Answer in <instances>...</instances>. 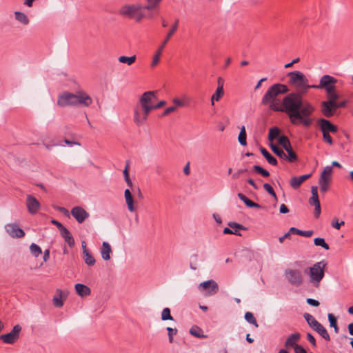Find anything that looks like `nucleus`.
Returning a JSON list of instances; mask_svg holds the SVG:
<instances>
[{
	"label": "nucleus",
	"instance_id": "f257e3e1",
	"mask_svg": "<svg viewBox=\"0 0 353 353\" xmlns=\"http://www.w3.org/2000/svg\"><path fill=\"white\" fill-rule=\"evenodd\" d=\"M268 105L273 111L285 112L293 125L309 127L314 121L312 114L315 111L314 105L309 101L304 100L299 93L292 92L287 94L281 103L276 100Z\"/></svg>",
	"mask_w": 353,
	"mask_h": 353
},
{
	"label": "nucleus",
	"instance_id": "f03ea898",
	"mask_svg": "<svg viewBox=\"0 0 353 353\" xmlns=\"http://www.w3.org/2000/svg\"><path fill=\"white\" fill-rule=\"evenodd\" d=\"M157 100L156 92L148 91L140 97L139 103L134 110V121L137 125H142L148 119Z\"/></svg>",
	"mask_w": 353,
	"mask_h": 353
},
{
	"label": "nucleus",
	"instance_id": "7ed1b4c3",
	"mask_svg": "<svg viewBox=\"0 0 353 353\" xmlns=\"http://www.w3.org/2000/svg\"><path fill=\"white\" fill-rule=\"evenodd\" d=\"M91 97L84 92L76 94L64 92L59 96L57 104L61 107L82 105L88 107L91 105Z\"/></svg>",
	"mask_w": 353,
	"mask_h": 353
},
{
	"label": "nucleus",
	"instance_id": "20e7f679",
	"mask_svg": "<svg viewBox=\"0 0 353 353\" xmlns=\"http://www.w3.org/2000/svg\"><path fill=\"white\" fill-rule=\"evenodd\" d=\"M143 10L145 9L144 6L141 3H127L121 6L119 10V14L125 18L134 20L136 22H139L145 17Z\"/></svg>",
	"mask_w": 353,
	"mask_h": 353
},
{
	"label": "nucleus",
	"instance_id": "39448f33",
	"mask_svg": "<svg viewBox=\"0 0 353 353\" xmlns=\"http://www.w3.org/2000/svg\"><path fill=\"white\" fill-rule=\"evenodd\" d=\"M288 76L290 77V83L296 88L299 92L298 93L301 96L302 94L307 92V89L312 88L311 87L312 85L308 84V79L303 72L299 70H295L290 72L288 74Z\"/></svg>",
	"mask_w": 353,
	"mask_h": 353
},
{
	"label": "nucleus",
	"instance_id": "423d86ee",
	"mask_svg": "<svg viewBox=\"0 0 353 353\" xmlns=\"http://www.w3.org/2000/svg\"><path fill=\"white\" fill-rule=\"evenodd\" d=\"M325 266L326 263L324 261H321L314 263L310 268L308 273L310 282L314 287H319L320 282L323 279Z\"/></svg>",
	"mask_w": 353,
	"mask_h": 353
},
{
	"label": "nucleus",
	"instance_id": "0eeeda50",
	"mask_svg": "<svg viewBox=\"0 0 353 353\" xmlns=\"http://www.w3.org/2000/svg\"><path fill=\"white\" fill-rule=\"evenodd\" d=\"M288 88L287 85L281 83H276L272 85L265 92L262 98L263 105H268L269 103L276 101V97L281 94L287 93Z\"/></svg>",
	"mask_w": 353,
	"mask_h": 353
},
{
	"label": "nucleus",
	"instance_id": "6e6552de",
	"mask_svg": "<svg viewBox=\"0 0 353 353\" xmlns=\"http://www.w3.org/2000/svg\"><path fill=\"white\" fill-rule=\"evenodd\" d=\"M179 22V19H176L174 24L172 26L171 29L168 32L166 38L162 42L161 45L159 47V49L157 50L154 56L153 57L152 61V67L155 66L159 62L160 57L161 55L162 51L165 48V45L168 42L169 39L175 33L178 28V23Z\"/></svg>",
	"mask_w": 353,
	"mask_h": 353
},
{
	"label": "nucleus",
	"instance_id": "1a4fd4ad",
	"mask_svg": "<svg viewBox=\"0 0 353 353\" xmlns=\"http://www.w3.org/2000/svg\"><path fill=\"white\" fill-rule=\"evenodd\" d=\"M284 275L288 281L295 286H300L303 282V277L300 270L288 268L285 270Z\"/></svg>",
	"mask_w": 353,
	"mask_h": 353
},
{
	"label": "nucleus",
	"instance_id": "9d476101",
	"mask_svg": "<svg viewBox=\"0 0 353 353\" xmlns=\"http://www.w3.org/2000/svg\"><path fill=\"white\" fill-rule=\"evenodd\" d=\"M198 288L207 296L214 295L219 292V285L217 283L212 279L201 283Z\"/></svg>",
	"mask_w": 353,
	"mask_h": 353
},
{
	"label": "nucleus",
	"instance_id": "9b49d317",
	"mask_svg": "<svg viewBox=\"0 0 353 353\" xmlns=\"http://www.w3.org/2000/svg\"><path fill=\"white\" fill-rule=\"evenodd\" d=\"M312 196L309 199L308 203L311 205L314 206V216L318 219L321 212V204L318 196V188L317 186L311 187Z\"/></svg>",
	"mask_w": 353,
	"mask_h": 353
},
{
	"label": "nucleus",
	"instance_id": "f8f14e48",
	"mask_svg": "<svg viewBox=\"0 0 353 353\" xmlns=\"http://www.w3.org/2000/svg\"><path fill=\"white\" fill-rule=\"evenodd\" d=\"M21 330V327L19 325H16L9 333L1 335L0 339L5 343L12 344L19 339Z\"/></svg>",
	"mask_w": 353,
	"mask_h": 353
},
{
	"label": "nucleus",
	"instance_id": "ddd939ff",
	"mask_svg": "<svg viewBox=\"0 0 353 353\" xmlns=\"http://www.w3.org/2000/svg\"><path fill=\"white\" fill-rule=\"evenodd\" d=\"M5 230L12 238L19 239L25 236L24 231L17 223H8L5 225Z\"/></svg>",
	"mask_w": 353,
	"mask_h": 353
},
{
	"label": "nucleus",
	"instance_id": "4468645a",
	"mask_svg": "<svg viewBox=\"0 0 353 353\" xmlns=\"http://www.w3.org/2000/svg\"><path fill=\"white\" fill-rule=\"evenodd\" d=\"M71 214L79 223H82L90 216L89 213L81 206L72 208Z\"/></svg>",
	"mask_w": 353,
	"mask_h": 353
},
{
	"label": "nucleus",
	"instance_id": "2eb2a0df",
	"mask_svg": "<svg viewBox=\"0 0 353 353\" xmlns=\"http://www.w3.org/2000/svg\"><path fill=\"white\" fill-rule=\"evenodd\" d=\"M337 101H330L327 99L326 101L322 102V112L326 117H332L337 110Z\"/></svg>",
	"mask_w": 353,
	"mask_h": 353
},
{
	"label": "nucleus",
	"instance_id": "dca6fc26",
	"mask_svg": "<svg viewBox=\"0 0 353 353\" xmlns=\"http://www.w3.org/2000/svg\"><path fill=\"white\" fill-rule=\"evenodd\" d=\"M26 206L30 214H35L40 209L41 204L34 196L29 194L26 198Z\"/></svg>",
	"mask_w": 353,
	"mask_h": 353
},
{
	"label": "nucleus",
	"instance_id": "f3484780",
	"mask_svg": "<svg viewBox=\"0 0 353 353\" xmlns=\"http://www.w3.org/2000/svg\"><path fill=\"white\" fill-rule=\"evenodd\" d=\"M336 81L337 80L334 77L328 74H325L320 79L319 85H312L311 87L316 89H325L332 85V83H336Z\"/></svg>",
	"mask_w": 353,
	"mask_h": 353
},
{
	"label": "nucleus",
	"instance_id": "a211bd4d",
	"mask_svg": "<svg viewBox=\"0 0 353 353\" xmlns=\"http://www.w3.org/2000/svg\"><path fill=\"white\" fill-rule=\"evenodd\" d=\"M318 123L323 133L337 132V127L333 125L329 120L320 119L318 121Z\"/></svg>",
	"mask_w": 353,
	"mask_h": 353
},
{
	"label": "nucleus",
	"instance_id": "6ab92c4d",
	"mask_svg": "<svg viewBox=\"0 0 353 353\" xmlns=\"http://www.w3.org/2000/svg\"><path fill=\"white\" fill-rule=\"evenodd\" d=\"M301 339V334L298 332L293 333L291 335H290L288 339H286L285 342V347L286 348H295L296 346L299 345L297 344V342Z\"/></svg>",
	"mask_w": 353,
	"mask_h": 353
},
{
	"label": "nucleus",
	"instance_id": "aec40b11",
	"mask_svg": "<svg viewBox=\"0 0 353 353\" xmlns=\"http://www.w3.org/2000/svg\"><path fill=\"white\" fill-rule=\"evenodd\" d=\"M60 234L70 247H73L74 245V239L70 232L66 228L60 231Z\"/></svg>",
	"mask_w": 353,
	"mask_h": 353
},
{
	"label": "nucleus",
	"instance_id": "412c9836",
	"mask_svg": "<svg viewBox=\"0 0 353 353\" xmlns=\"http://www.w3.org/2000/svg\"><path fill=\"white\" fill-rule=\"evenodd\" d=\"M75 290L77 294L81 296H86L90 294V289L85 285L81 283H77L75 285Z\"/></svg>",
	"mask_w": 353,
	"mask_h": 353
},
{
	"label": "nucleus",
	"instance_id": "4be33fe9",
	"mask_svg": "<svg viewBox=\"0 0 353 353\" xmlns=\"http://www.w3.org/2000/svg\"><path fill=\"white\" fill-rule=\"evenodd\" d=\"M112 252V248L110 245L104 241L102 243V248L101 249V257L103 260L108 261L110 259V253Z\"/></svg>",
	"mask_w": 353,
	"mask_h": 353
},
{
	"label": "nucleus",
	"instance_id": "5701e85b",
	"mask_svg": "<svg viewBox=\"0 0 353 353\" xmlns=\"http://www.w3.org/2000/svg\"><path fill=\"white\" fill-rule=\"evenodd\" d=\"M124 196L125 199V202L128 205V209L130 212H134L135 210V208L134 206V200L132 195L129 189H126L124 192Z\"/></svg>",
	"mask_w": 353,
	"mask_h": 353
},
{
	"label": "nucleus",
	"instance_id": "b1692460",
	"mask_svg": "<svg viewBox=\"0 0 353 353\" xmlns=\"http://www.w3.org/2000/svg\"><path fill=\"white\" fill-rule=\"evenodd\" d=\"M260 152L270 165H277V160L265 148L261 147Z\"/></svg>",
	"mask_w": 353,
	"mask_h": 353
},
{
	"label": "nucleus",
	"instance_id": "393cba45",
	"mask_svg": "<svg viewBox=\"0 0 353 353\" xmlns=\"http://www.w3.org/2000/svg\"><path fill=\"white\" fill-rule=\"evenodd\" d=\"M238 197L249 208H260L261 205L256 203L253 202L249 199L246 196L242 193L238 194Z\"/></svg>",
	"mask_w": 353,
	"mask_h": 353
},
{
	"label": "nucleus",
	"instance_id": "a878e982",
	"mask_svg": "<svg viewBox=\"0 0 353 353\" xmlns=\"http://www.w3.org/2000/svg\"><path fill=\"white\" fill-rule=\"evenodd\" d=\"M290 232L294 234H298L304 237H310L313 234L312 230H301L294 227H292L290 229Z\"/></svg>",
	"mask_w": 353,
	"mask_h": 353
},
{
	"label": "nucleus",
	"instance_id": "bb28decb",
	"mask_svg": "<svg viewBox=\"0 0 353 353\" xmlns=\"http://www.w3.org/2000/svg\"><path fill=\"white\" fill-rule=\"evenodd\" d=\"M223 89H216L215 92L212 95L210 99V103L212 106L214 105L215 101H219L224 95Z\"/></svg>",
	"mask_w": 353,
	"mask_h": 353
},
{
	"label": "nucleus",
	"instance_id": "cd10ccee",
	"mask_svg": "<svg viewBox=\"0 0 353 353\" xmlns=\"http://www.w3.org/2000/svg\"><path fill=\"white\" fill-rule=\"evenodd\" d=\"M330 180V179H329V177L324 178L323 176H321L319 183L320 186V190L322 192H325L327 191Z\"/></svg>",
	"mask_w": 353,
	"mask_h": 353
},
{
	"label": "nucleus",
	"instance_id": "c85d7f7f",
	"mask_svg": "<svg viewBox=\"0 0 353 353\" xmlns=\"http://www.w3.org/2000/svg\"><path fill=\"white\" fill-rule=\"evenodd\" d=\"M246 137H247V135H246L245 128L244 125H242L240 128V132H239V134L238 137L239 142L241 145L245 146L247 145Z\"/></svg>",
	"mask_w": 353,
	"mask_h": 353
},
{
	"label": "nucleus",
	"instance_id": "c756f323",
	"mask_svg": "<svg viewBox=\"0 0 353 353\" xmlns=\"http://www.w3.org/2000/svg\"><path fill=\"white\" fill-rule=\"evenodd\" d=\"M279 142L285 149V151H288L292 148L291 143L286 136H281L279 138Z\"/></svg>",
	"mask_w": 353,
	"mask_h": 353
},
{
	"label": "nucleus",
	"instance_id": "7c9ffc66",
	"mask_svg": "<svg viewBox=\"0 0 353 353\" xmlns=\"http://www.w3.org/2000/svg\"><path fill=\"white\" fill-rule=\"evenodd\" d=\"M118 61L120 63H126L128 65H131L136 61V56L133 55L131 57L121 56L118 58Z\"/></svg>",
	"mask_w": 353,
	"mask_h": 353
},
{
	"label": "nucleus",
	"instance_id": "2f4dec72",
	"mask_svg": "<svg viewBox=\"0 0 353 353\" xmlns=\"http://www.w3.org/2000/svg\"><path fill=\"white\" fill-rule=\"evenodd\" d=\"M190 333L197 338H205V336L203 334L202 330L198 326H192L190 330Z\"/></svg>",
	"mask_w": 353,
	"mask_h": 353
},
{
	"label": "nucleus",
	"instance_id": "473e14b6",
	"mask_svg": "<svg viewBox=\"0 0 353 353\" xmlns=\"http://www.w3.org/2000/svg\"><path fill=\"white\" fill-rule=\"evenodd\" d=\"M280 134V130L277 127H272L270 128L269 130V134H268V139L270 141H274L276 139Z\"/></svg>",
	"mask_w": 353,
	"mask_h": 353
},
{
	"label": "nucleus",
	"instance_id": "72a5a7b5",
	"mask_svg": "<svg viewBox=\"0 0 353 353\" xmlns=\"http://www.w3.org/2000/svg\"><path fill=\"white\" fill-rule=\"evenodd\" d=\"M14 15L16 19L23 24L26 25L29 23V19L26 14L21 12H15Z\"/></svg>",
	"mask_w": 353,
	"mask_h": 353
},
{
	"label": "nucleus",
	"instance_id": "f704fd0d",
	"mask_svg": "<svg viewBox=\"0 0 353 353\" xmlns=\"http://www.w3.org/2000/svg\"><path fill=\"white\" fill-rule=\"evenodd\" d=\"M270 146L272 149V150L279 157L283 159L287 158V154L284 152V151L280 148H279L274 143H270Z\"/></svg>",
	"mask_w": 353,
	"mask_h": 353
},
{
	"label": "nucleus",
	"instance_id": "c9c22d12",
	"mask_svg": "<svg viewBox=\"0 0 353 353\" xmlns=\"http://www.w3.org/2000/svg\"><path fill=\"white\" fill-rule=\"evenodd\" d=\"M30 251L34 257H38L42 253L41 248L34 243L30 245Z\"/></svg>",
	"mask_w": 353,
	"mask_h": 353
},
{
	"label": "nucleus",
	"instance_id": "e433bc0d",
	"mask_svg": "<svg viewBox=\"0 0 353 353\" xmlns=\"http://www.w3.org/2000/svg\"><path fill=\"white\" fill-rule=\"evenodd\" d=\"M148 4L144 6L145 10H150L157 8L161 0H146Z\"/></svg>",
	"mask_w": 353,
	"mask_h": 353
},
{
	"label": "nucleus",
	"instance_id": "4c0bfd02",
	"mask_svg": "<svg viewBox=\"0 0 353 353\" xmlns=\"http://www.w3.org/2000/svg\"><path fill=\"white\" fill-rule=\"evenodd\" d=\"M83 258L88 265L92 266L95 264V259L90 252H86V254H83Z\"/></svg>",
	"mask_w": 353,
	"mask_h": 353
},
{
	"label": "nucleus",
	"instance_id": "58836bf2",
	"mask_svg": "<svg viewBox=\"0 0 353 353\" xmlns=\"http://www.w3.org/2000/svg\"><path fill=\"white\" fill-rule=\"evenodd\" d=\"M314 243L316 246H321L325 250H329V245L325 241L323 238L316 237L314 239Z\"/></svg>",
	"mask_w": 353,
	"mask_h": 353
},
{
	"label": "nucleus",
	"instance_id": "ea45409f",
	"mask_svg": "<svg viewBox=\"0 0 353 353\" xmlns=\"http://www.w3.org/2000/svg\"><path fill=\"white\" fill-rule=\"evenodd\" d=\"M316 332L325 340L330 341V336L327 331V330L323 327V325L320 326V327L316 330Z\"/></svg>",
	"mask_w": 353,
	"mask_h": 353
},
{
	"label": "nucleus",
	"instance_id": "a19ab883",
	"mask_svg": "<svg viewBox=\"0 0 353 353\" xmlns=\"http://www.w3.org/2000/svg\"><path fill=\"white\" fill-rule=\"evenodd\" d=\"M161 319L162 321H167V320H171L173 321L174 319L170 314V310L168 307H165L162 312H161Z\"/></svg>",
	"mask_w": 353,
	"mask_h": 353
},
{
	"label": "nucleus",
	"instance_id": "79ce46f5",
	"mask_svg": "<svg viewBox=\"0 0 353 353\" xmlns=\"http://www.w3.org/2000/svg\"><path fill=\"white\" fill-rule=\"evenodd\" d=\"M253 170H254V171L260 174L261 176H263L264 177H268L270 176V172L268 170L263 168L260 165H254Z\"/></svg>",
	"mask_w": 353,
	"mask_h": 353
},
{
	"label": "nucleus",
	"instance_id": "37998d69",
	"mask_svg": "<svg viewBox=\"0 0 353 353\" xmlns=\"http://www.w3.org/2000/svg\"><path fill=\"white\" fill-rule=\"evenodd\" d=\"M245 319L250 323L252 324V325H254L256 327L258 326V324H257V322H256V319L254 318V315L252 314V313L250 312H247L245 314Z\"/></svg>",
	"mask_w": 353,
	"mask_h": 353
},
{
	"label": "nucleus",
	"instance_id": "c03bdc74",
	"mask_svg": "<svg viewBox=\"0 0 353 353\" xmlns=\"http://www.w3.org/2000/svg\"><path fill=\"white\" fill-rule=\"evenodd\" d=\"M301 184L299 176H294L290 179V185L294 189H298Z\"/></svg>",
	"mask_w": 353,
	"mask_h": 353
},
{
	"label": "nucleus",
	"instance_id": "a18cd8bd",
	"mask_svg": "<svg viewBox=\"0 0 353 353\" xmlns=\"http://www.w3.org/2000/svg\"><path fill=\"white\" fill-rule=\"evenodd\" d=\"M166 330L168 331L169 342L172 343L173 342V336L177 334L178 330L176 328L173 329L170 327H168L166 328Z\"/></svg>",
	"mask_w": 353,
	"mask_h": 353
},
{
	"label": "nucleus",
	"instance_id": "49530a36",
	"mask_svg": "<svg viewBox=\"0 0 353 353\" xmlns=\"http://www.w3.org/2000/svg\"><path fill=\"white\" fill-rule=\"evenodd\" d=\"M344 225H345V221H339V219L336 217H334L332 219V223H331V225L336 230H339L341 228V227Z\"/></svg>",
	"mask_w": 353,
	"mask_h": 353
},
{
	"label": "nucleus",
	"instance_id": "de8ad7c7",
	"mask_svg": "<svg viewBox=\"0 0 353 353\" xmlns=\"http://www.w3.org/2000/svg\"><path fill=\"white\" fill-rule=\"evenodd\" d=\"M263 188L271 195L272 196L275 200H277L276 194L273 189V188L269 183H264Z\"/></svg>",
	"mask_w": 353,
	"mask_h": 353
},
{
	"label": "nucleus",
	"instance_id": "09e8293b",
	"mask_svg": "<svg viewBox=\"0 0 353 353\" xmlns=\"http://www.w3.org/2000/svg\"><path fill=\"white\" fill-rule=\"evenodd\" d=\"M332 171H333L332 167L331 165H327V166L325 167L321 176H323L324 178L329 177V179H330V176L332 173Z\"/></svg>",
	"mask_w": 353,
	"mask_h": 353
},
{
	"label": "nucleus",
	"instance_id": "8fccbe9b",
	"mask_svg": "<svg viewBox=\"0 0 353 353\" xmlns=\"http://www.w3.org/2000/svg\"><path fill=\"white\" fill-rule=\"evenodd\" d=\"M288 152V155H287V159L290 161V162H294L295 161L297 160V156L296 154H295L294 152H293L292 149H290L288 151H286Z\"/></svg>",
	"mask_w": 353,
	"mask_h": 353
},
{
	"label": "nucleus",
	"instance_id": "3c124183",
	"mask_svg": "<svg viewBox=\"0 0 353 353\" xmlns=\"http://www.w3.org/2000/svg\"><path fill=\"white\" fill-rule=\"evenodd\" d=\"M53 304L57 307H61L63 305V301L61 300V294H60L59 296H54L53 298Z\"/></svg>",
	"mask_w": 353,
	"mask_h": 353
},
{
	"label": "nucleus",
	"instance_id": "603ef678",
	"mask_svg": "<svg viewBox=\"0 0 353 353\" xmlns=\"http://www.w3.org/2000/svg\"><path fill=\"white\" fill-rule=\"evenodd\" d=\"M303 317L310 326H311V325L313 324L314 322L316 320L312 314L309 313H305L303 314Z\"/></svg>",
	"mask_w": 353,
	"mask_h": 353
},
{
	"label": "nucleus",
	"instance_id": "864d4df0",
	"mask_svg": "<svg viewBox=\"0 0 353 353\" xmlns=\"http://www.w3.org/2000/svg\"><path fill=\"white\" fill-rule=\"evenodd\" d=\"M128 169V166L127 165L125 167V168L124 169V170H123L124 179H125V181L127 183V184L130 187H132V182L131 179H130Z\"/></svg>",
	"mask_w": 353,
	"mask_h": 353
},
{
	"label": "nucleus",
	"instance_id": "5fc2aeb1",
	"mask_svg": "<svg viewBox=\"0 0 353 353\" xmlns=\"http://www.w3.org/2000/svg\"><path fill=\"white\" fill-rule=\"evenodd\" d=\"M228 225L230 228L234 229V231H236V232H238L237 230H245V227H243L242 225L237 223L236 222H230L228 223Z\"/></svg>",
	"mask_w": 353,
	"mask_h": 353
},
{
	"label": "nucleus",
	"instance_id": "6e6d98bb",
	"mask_svg": "<svg viewBox=\"0 0 353 353\" xmlns=\"http://www.w3.org/2000/svg\"><path fill=\"white\" fill-rule=\"evenodd\" d=\"M327 318L330 322V327H333L334 326L337 325L336 318L332 314H328Z\"/></svg>",
	"mask_w": 353,
	"mask_h": 353
},
{
	"label": "nucleus",
	"instance_id": "4d7b16f0",
	"mask_svg": "<svg viewBox=\"0 0 353 353\" xmlns=\"http://www.w3.org/2000/svg\"><path fill=\"white\" fill-rule=\"evenodd\" d=\"M339 96L336 93V92L327 94V99L330 101H337V99H339Z\"/></svg>",
	"mask_w": 353,
	"mask_h": 353
},
{
	"label": "nucleus",
	"instance_id": "13d9d810",
	"mask_svg": "<svg viewBox=\"0 0 353 353\" xmlns=\"http://www.w3.org/2000/svg\"><path fill=\"white\" fill-rule=\"evenodd\" d=\"M306 302L310 305H312V306H314V307H318L319 305V304H320L319 302L317 300L312 299V298H307L306 299Z\"/></svg>",
	"mask_w": 353,
	"mask_h": 353
},
{
	"label": "nucleus",
	"instance_id": "bf43d9fd",
	"mask_svg": "<svg viewBox=\"0 0 353 353\" xmlns=\"http://www.w3.org/2000/svg\"><path fill=\"white\" fill-rule=\"evenodd\" d=\"M323 141L330 145H332L333 143L332 139L329 133H323Z\"/></svg>",
	"mask_w": 353,
	"mask_h": 353
},
{
	"label": "nucleus",
	"instance_id": "052dcab7",
	"mask_svg": "<svg viewBox=\"0 0 353 353\" xmlns=\"http://www.w3.org/2000/svg\"><path fill=\"white\" fill-rule=\"evenodd\" d=\"M307 339L314 347L316 346V340L312 334H307Z\"/></svg>",
	"mask_w": 353,
	"mask_h": 353
},
{
	"label": "nucleus",
	"instance_id": "680f3d73",
	"mask_svg": "<svg viewBox=\"0 0 353 353\" xmlns=\"http://www.w3.org/2000/svg\"><path fill=\"white\" fill-rule=\"evenodd\" d=\"M176 110V108L175 106L169 107L164 110V112L162 114V116H166V115L170 114L171 112H174Z\"/></svg>",
	"mask_w": 353,
	"mask_h": 353
},
{
	"label": "nucleus",
	"instance_id": "e2e57ef3",
	"mask_svg": "<svg viewBox=\"0 0 353 353\" xmlns=\"http://www.w3.org/2000/svg\"><path fill=\"white\" fill-rule=\"evenodd\" d=\"M223 234H235V235H238V236H241V233L238 232H236V231H233L232 230L228 228H225L224 230H223Z\"/></svg>",
	"mask_w": 353,
	"mask_h": 353
},
{
	"label": "nucleus",
	"instance_id": "0e129e2a",
	"mask_svg": "<svg viewBox=\"0 0 353 353\" xmlns=\"http://www.w3.org/2000/svg\"><path fill=\"white\" fill-rule=\"evenodd\" d=\"M51 223L56 225L57 227V228L59 229V232L63 230V228H65V227H64L60 222H59L58 221L55 220V219H52L51 221Z\"/></svg>",
	"mask_w": 353,
	"mask_h": 353
},
{
	"label": "nucleus",
	"instance_id": "69168bd1",
	"mask_svg": "<svg viewBox=\"0 0 353 353\" xmlns=\"http://www.w3.org/2000/svg\"><path fill=\"white\" fill-rule=\"evenodd\" d=\"M327 94L330 93H332L336 92L335 90V83H332V85L325 88Z\"/></svg>",
	"mask_w": 353,
	"mask_h": 353
},
{
	"label": "nucleus",
	"instance_id": "338daca9",
	"mask_svg": "<svg viewBox=\"0 0 353 353\" xmlns=\"http://www.w3.org/2000/svg\"><path fill=\"white\" fill-rule=\"evenodd\" d=\"M172 102L176 105V106H179V107H182V106H184L185 105V102L182 100H180L177 98H174L173 100H172Z\"/></svg>",
	"mask_w": 353,
	"mask_h": 353
},
{
	"label": "nucleus",
	"instance_id": "774afa93",
	"mask_svg": "<svg viewBox=\"0 0 353 353\" xmlns=\"http://www.w3.org/2000/svg\"><path fill=\"white\" fill-rule=\"evenodd\" d=\"M294 350L295 353H307L306 350L300 345L296 346Z\"/></svg>",
	"mask_w": 353,
	"mask_h": 353
}]
</instances>
